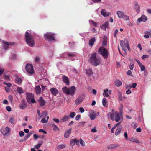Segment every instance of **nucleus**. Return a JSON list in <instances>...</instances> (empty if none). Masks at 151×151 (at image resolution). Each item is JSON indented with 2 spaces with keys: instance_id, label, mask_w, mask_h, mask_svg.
<instances>
[{
  "instance_id": "nucleus-24",
  "label": "nucleus",
  "mask_w": 151,
  "mask_h": 151,
  "mask_svg": "<svg viewBox=\"0 0 151 151\" xmlns=\"http://www.w3.org/2000/svg\"><path fill=\"white\" fill-rule=\"evenodd\" d=\"M20 107L23 109H25L27 107V105L25 101L24 100H23L22 102V104L19 106Z\"/></svg>"
},
{
  "instance_id": "nucleus-42",
  "label": "nucleus",
  "mask_w": 151,
  "mask_h": 151,
  "mask_svg": "<svg viewBox=\"0 0 151 151\" xmlns=\"http://www.w3.org/2000/svg\"><path fill=\"white\" fill-rule=\"evenodd\" d=\"M75 144V139H72L70 141V146L73 147Z\"/></svg>"
},
{
  "instance_id": "nucleus-45",
  "label": "nucleus",
  "mask_w": 151,
  "mask_h": 151,
  "mask_svg": "<svg viewBox=\"0 0 151 151\" xmlns=\"http://www.w3.org/2000/svg\"><path fill=\"white\" fill-rule=\"evenodd\" d=\"M85 124V122H84V121L81 122H80L78 123V125L79 127H82L84 126Z\"/></svg>"
},
{
  "instance_id": "nucleus-4",
  "label": "nucleus",
  "mask_w": 151,
  "mask_h": 151,
  "mask_svg": "<svg viewBox=\"0 0 151 151\" xmlns=\"http://www.w3.org/2000/svg\"><path fill=\"white\" fill-rule=\"evenodd\" d=\"M76 89V88L74 86H72L69 88L64 87L62 88V91L64 93L67 95L73 96L75 94Z\"/></svg>"
},
{
  "instance_id": "nucleus-48",
  "label": "nucleus",
  "mask_w": 151,
  "mask_h": 151,
  "mask_svg": "<svg viewBox=\"0 0 151 151\" xmlns=\"http://www.w3.org/2000/svg\"><path fill=\"white\" fill-rule=\"evenodd\" d=\"M122 18H123L124 20L126 21H129V16L125 14L123 17Z\"/></svg>"
},
{
  "instance_id": "nucleus-20",
  "label": "nucleus",
  "mask_w": 151,
  "mask_h": 151,
  "mask_svg": "<svg viewBox=\"0 0 151 151\" xmlns=\"http://www.w3.org/2000/svg\"><path fill=\"white\" fill-rule=\"evenodd\" d=\"M119 18H122L124 15V12L120 11H118L116 12Z\"/></svg>"
},
{
  "instance_id": "nucleus-26",
  "label": "nucleus",
  "mask_w": 151,
  "mask_h": 151,
  "mask_svg": "<svg viewBox=\"0 0 151 151\" xmlns=\"http://www.w3.org/2000/svg\"><path fill=\"white\" fill-rule=\"evenodd\" d=\"M96 40L95 37L91 38L89 42V45L91 46H92L94 44V43Z\"/></svg>"
},
{
  "instance_id": "nucleus-35",
  "label": "nucleus",
  "mask_w": 151,
  "mask_h": 151,
  "mask_svg": "<svg viewBox=\"0 0 151 151\" xmlns=\"http://www.w3.org/2000/svg\"><path fill=\"white\" fill-rule=\"evenodd\" d=\"M115 85L117 87H120L122 85V82L119 80H117L115 82Z\"/></svg>"
},
{
  "instance_id": "nucleus-39",
  "label": "nucleus",
  "mask_w": 151,
  "mask_h": 151,
  "mask_svg": "<svg viewBox=\"0 0 151 151\" xmlns=\"http://www.w3.org/2000/svg\"><path fill=\"white\" fill-rule=\"evenodd\" d=\"M89 22L91 25H92L95 27L97 26V24L96 22H94L92 20H89Z\"/></svg>"
},
{
  "instance_id": "nucleus-36",
  "label": "nucleus",
  "mask_w": 151,
  "mask_h": 151,
  "mask_svg": "<svg viewBox=\"0 0 151 151\" xmlns=\"http://www.w3.org/2000/svg\"><path fill=\"white\" fill-rule=\"evenodd\" d=\"M86 74L89 76L91 75L93 73L92 70L90 68H88L86 70Z\"/></svg>"
},
{
  "instance_id": "nucleus-56",
  "label": "nucleus",
  "mask_w": 151,
  "mask_h": 151,
  "mask_svg": "<svg viewBox=\"0 0 151 151\" xmlns=\"http://www.w3.org/2000/svg\"><path fill=\"white\" fill-rule=\"evenodd\" d=\"M35 61L36 62H39L40 61V58L38 56H36L35 58Z\"/></svg>"
},
{
  "instance_id": "nucleus-51",
  "label": "nucleus",
  "mask_w": 151,
  "mask_h": 151,
  "mask_svg": "<svg viewBox=\"0 0 151 151\" xmlns=\"http://www.w3.org/2000/svg\"><path fill=\"white\" fill-rule=\"evenodd\" d=\"M137 126V124L135 122H134L132 124V126L134 128H136Z\"/></svg>"
},
{
  "instance_id": "nucleus-12",
  "label": "nucleus",
  "mask_w": 151,
  "mask_h": 151,
  "mask_svg": "<svg viewBox=\"0 0 151 151\" xmlns=\"http://www.w3.org/2000/svg\"><path fill=\"white\" fill-rule=\"evenodd\" d=\"M0 41L3 43V47L5 49L7 48L9 46L12 45L14 44V43L12 42H5L1 39H0Z\"/></svg>"
},
{
  "instance_id": "nucleus-21",
  "label": "nucleus",
  "mask_w": 151,
  "mask_h": 151,
  "mask_svg": "<svg viewBox=\"0 0 151 151\" xmlns=\"http://www.w3.org/2000/svg\"><path fill=\"white\" fill-rule=\"evenodd\" d=\"M91 114H90L89 116L91 120H93L96 118L95 113L94 111H92L91 112Z\"/></svg>"
},
{
  "instance_id": "nucleus-5",
  "label": "nucleus",
  "mask_w": 151,
  "mask_h": 151,
  "mask_svg": "<svg viewBox=\"0 0 151 151\" xmlns=\"http://www.w3.org/2000/svg\"><path fill=\"white\" fill-rule=\"evenodd\" d=\"M76 56L77 54L75 52H71L70 53H64L61 54L58 58H65L67 57H69L71 60H73L77 59L78 58Z\"/></svg>"
},
{
  "instance_id": "nucleus-11",
  "label": "nucleus",
  "mask_w": 151,
  "mask_h": 151,
  "mask_svg": "<svg viewBox=\"0 0 151 151\" xmlns=\"http://www.w3.org/2000/svg\"><path fill=\"white\" fill-rule=\"evenodd\" d=\"M84 98V96L82 94L80 95L76 99L75 101V104L78 105L82 103Z\"/></svg>"
},
{
  "instance_id": "nucleus-8",
  "label": "nucleus",
  "mask_w": 151,
  "mask_h": 151,
  "mask_svg": "<svg viewBox=\"0 0 151 151\" xmlns=\"http://www.w3.org/2000/svg\"><path fill=\"white\" fill-rule=\"evenodd\" d=\"M26 96L27 101L28 103H35L36 101L34 99V95L30 93H27L26 94Z\"/></svg>"
},
{
  "instance_id": "nucleus-60",
  "label": "nucleus",
  "mask_w": 151,
  "mask_h": 151,
  "mask_svg": "<svg viewBox=\"0 0 151 151\" xmlns=\"http://www.w3.org/2000/svg\"><path fill=\"white\" fill-rule=\"evenodd\" d=\"M149 55H146V54L142 56V59H144L146 58H148L149 57Z\"/></svg>"
},
{
  "instance_id": "nucleus-10",
  "label": "nucleus",
  "mask_w": 151,
  "mask_h": 151,
  "mask_svg": "<svg viewBox=\"0 0 151 151\" xmlns=\"http://www.w3.org/2000/svg\"><path fill=\"white\" fill-rule=\"evenodd\" d=\"M10 132V129L8 127L5 128H3L1 130V132L4 136L9 135Z\"/></svg>"
},
{
  "instance_id": "nucleus-41",
  "label": "nucleus",
  "mask_w": 151,
  "mask_h": 151,
  "mask_svg": "<svg viewBox=\"0 0 151 151\" xmlns=\"http://www.w3.org/2000/svg\"><path fill=\"white\" fill-rule=\"evenodd\" d=\"M17 91L19 94H21L23 93V91L20 87H18L17 88Z\"/></svg>"
},
{
  "instance_id": "nucleus-64",
  "label": "nucleus",
  "mask_w": 151,
  "mask_h": 151,
  "mask_svg": "<svg viewBox=\"0 0 151 151\" xmlns=\"http://www.w3.org/2000/svg\"><path fill=\"white\" fill-rule=\"evenodd\" d=\"M137 86V84L136 83H133L132 85H131L132 88H135Z\"/></svg>"
},
{
  "instance_id": "nucleus-6",
  "label": "nucleus",
  "mask_w": 151,
  "mask_h": 151,
  "mask_svg": "<svg viewBox=\"0 0 151 151\" xmlns=\"http://www.w3.org/2000/svg\"><path fill=\"white\" fill-rule=\"evenodd\" d=\"M99 53L105 59L108 58L109 52L107 50L103 47H100L98 50Z\"/></svg>"
},
{
  "instance_id": "nucleus-18",
  "label": "nucleus",
  "mask_w": 151,
  "mask_h": 151,
  "mask_svg": "<svg viewBox=\"0 0 151 151\" xmlns=\"http://www.w3.org/2000/svg\"><path fill=\"white\" fill-rule=\"evenodd\" d=\"M119 145L117 144H111L107 146V148L108 149H115L119 146Z\"/></svg>"
},
{
  "instance_id": "nucleus-2",
  "label": "nucleus",
  "mask_w": 151,
  "mask_h": 151,
  "mask_svg": "<svg viewBox=\"0 0 151 151\" xmlns=\"http://www.w3.org/2000/svg\"><path fill=\"white\" fill-rule=\"evenodd\" d=\"M89 62L95 66L99 65L101 62V58L98 56L96 52H93L91 54L89 59Z\"/></svg>"
},
{
  "instance_id": "nucleus-46",
  "label": "nucleus",
  "mask_w": 151,
  "mask_h": 151,
  "mask_svg": "<svg viewBox=\"0 0 151 151\" xmlns=\"http://www.w3.org/2000/svg\"><path fill=\"white\" fill-rule=\"evenodd\" d=\"M118 98L119 100H122V93L120 92L119 91L118 92Z\"/></svg>"
},
{
  "instance_id": "nucleus-53",
  "label": "nucleus",
  "mask_w": 151,
  "mask_h": 151,
  "mask_svg": "<svg viewBox=\"0 0 151 151\" xmlns=\"http://www.w3.org/2000/svg\"><path fill=\"white\" fill-rule=\"evenodd\" d=\"M41 145L42 144H38L34 146V147L36 149H38L40 147Z\"/></svg>"
},
{
  "instance_id": "nucleus-34",
  "label": "nucleus",
  "mask_w": 151,
  "mask_h": 151,
  "mask_svg": "<svg viewBox=\"0 0 151 151\" xmlns=\"http://www.w3.org/2000/svg\"><path fill=\"white\" fill-rule=\"evenodd\" d=\"M107 101L106 98H104L102 99V104L103 106L105 107H107L108 106L107 105Z\"/></svg>"
},
{
  "instance_id": "nucleus-62",
  "label": "nucleus",
  "mask_w": 151,
  "mask_h": 151,
  "mask_svg": "<svg viewBox=\"0 0 151 151\" xmlns=\"http://www.w3.org/2000/svg\"><path fill=\"white\" fill-rule=\"evenodd\" d=\"M41 122L43 123H45L47 122V120H46L45 118H42L41 120Z\"/></svg>"
},
{
  "instance_id": "nucleus-22",
  "label": "nucleus",
  "mask_w": 151,
  "mask_h": 151,
  "mask_svg": "<svg viewBox=\"0 0 151 151\" xmlns=\"http://www.w3.org/2000/svg\"><path fill=\"white\" fill-rule=\"evenodd\" d=\"M62 79L63 82L65 83L66 85H69V79L68 77L65 76H62Z\"/></svg>"
},
{
  "instance_id": "nucleus-31",
  "label": "nucleus",
  "mask_w": 151,
  "mask_h": 151,
  "mask_svg": "<svg viewBox=\"0 0 151 151\" xmlns=\"http://www.w3.org/2000/svg\"><path fill=\"white\" fill-rule=\"evenodd\" d=\"M121 131V127H117L115 132V135L116 136L119 134Z\"/></svg>"
},
{
  "instance_id": "nucleus-13",
  "label": "nucleus",
  "mask_w": 151,
  "mask_h": 151,
  "mask_svg": "<svg viewBox=\"0 0 151 151\" xmlns=\"http://www.w3.org/2000/svg\"><path fill=\"white\" fill-rule=\"evenodd\" d=\"M101 14L104 17H108L110 13L107 12L105 9H102L101 10Z\"/></svg>"
},
{
  "instance_id": "nucleus-15",
  "label": "nucleus",
  "mask_w": 151,
  "mask_h": 151,
  "mask_svg": "<svg viewBox=\"0 0 151 151\" xmlns=\"http://www.w3.org/2000/svg\"><path fill=\"white\" fill-rule=\"evenodd\" d=\"M147 20V17L144 15H142L141 17L137 19V21L139 22H141V21L143 22H145Z\"/></svg>"
},
{
  "instance_id": "nucleus-28",
  "label": "nucleus",
  "mask_w": 151,
  "mask_h": 151,
  "mask_svg": "<svg viewBox=\"0 0 151 151\" xmlns=\"http://www.w3.org/2000/svg\"><path fill=\"white\" fill-rule=\"evenodd\" d=\"M71 129H70L67 131H66L64 134V137L66 138H67L71 133Z\"/></svg>"
},
{
  "instance_id": "nucleus-1",
  "label": "nucleus",
  "mask_w": 151,
  "mask_h": 151,
  "mask_svg": "<svg viewBox=\"0 0 151 151\" xmlns=\"http://www.w3.org/2000/svg\"><path fill=\"white\" fill-rule=\"evenodd\" d=\"M122 108L123 106H122L121 108L119 109L120 110L119 113L117 111L114 112L113 111L112 113L110 112L108 113L107 114L108 117L113 121H115L116 122L122 121L123 119Z\"/></svg>"
},
{
  "instance_id": "nucleus-44",
  "label": "nucleus",
  "mask_w": 151,
  "mask_h": 151,
  "mask_svg": "<svg viewBox=\"0 0 151 151\" xmlns=\"http://www.w3.org/2000/svg\"><path fill=\"white\" fill-rule=\"evenodd\" d=\"M125 86V88L127 89H130L132 88L131 85L129 84L126 83Z\"/></svg>"
},
{
  "instance_id": "nucleus-55",
  "label": "nucleus",
  "mask_w": 151,
  "mask_h": 151,
  "mask_svg": "<svg viewBox=\"0 0 151 151\" xmlns=\"http://www.w3.org/2000/svg\"><path fill=\"white\" fill-rule=\"evenodd\" d=\"M127 24L128 25L130 26H133L134 25V23L133 22H128Z\"/></svg>"
},
{
  "instance_id": "nucleus-7",
  "label": "nucleus",
  "mask_w": 151,
  "mask_h": 151,
  "mask_svg": "<svg viewBox=\"0 0 151 151\" xmlns=\"http://www.w3.org/2000/svg\"><path fill=\"white\" fill-rule=\"evenodd\" d=\"M55 34L51 32H47L44 34V38L47 40L51 42L55 41Z\"/></svg>"
},
{
  "instance_id": "nucleus-54",
  "label": "nucleus",
  "mask_w": 151,
  "mask_h": 151,
  "mask_svg": "<svg viewBox=\"0 0 151 151\" xmlns=\"http://www.w3.org/2000/svg\"><path fill=\"white\" fill-rule=\"evenodd\" d=\"M30 135L31 134H27L26 136L24 137V140L26 141L29 137Z\"/></svg>"
},
{
  "instance_id": "nucleus-30",
  "label": "nucleus",
  "mask_w": 151,
  "mask_h": 151,
  "mask_svg": "<svg viewBox=\"0 0 151 151\" xmlns=\"http://www.w3.org/2000/svg\"><path fill=\"white\" fill-rule=\"evenodd\" d=\"M145 35H144V38L148 39L149 37V35L151 37V33L149 31H145L144 32Z\"/></svg>"
},
{
  "instance_id": "nucleus-17",
  "label": "nucleus",
  "mask_w": 151,
  "mask_h": 151,
  "mask_svg": "<svg viewBox=\"0 0 151 151\" xmlns=\"http://www.w3.org/2000/svg\"><path fill=\"white\" fill-rule=\"evenodd\" d=\"M51 93L54 96H56L58 92V91L55 88H52L50 89Z\"/></svg>"
},
{
  "instance_id": "nucleus-19",
  "label": "nucleus",
  "mask_w": 151,
  "mask_h": 151,
  "mask_svg": "<svg viewBox=\"0 0 151 151\" xmlns=\"http://www.w3.org/2000/svg\"><path fill=\"white\" fill-rule=\"evenodd\" d=\"M120 45L123 50L126 52L127 49L125 42L123 40H121L120 42Z\"/></svg>"
},
{
  "instance_id": "nucleus-29",
  "label": "nucleus",
  "mask_w": 151,
  "mask_h": 151,
  "mask_svg": "<svg viewBox=\"0 0 151 151\" xmlns=\"http://www.w3.org/2000/svg\"><path fill=\"white\" fill-rule=\"evenodd\" d=\"M39 102L40 106H43L45 104V102L42 97L40 98L39 100Z\"/></svg>"
},
{
  "instance_id": "nucleus-9",
  "label": "nucleus",
  "mask_w": 151,
  "mask_h": 151,
  "mask_svg": "<svg viewBox=\"0 0 151 151\" xmlns=\"http://www.w3.org/2000/svg\"><path fill=\"white\" fill-rule=\"evenodd\" d=\"M25 69L27 73L30 75L34 73L33 66L31 64H27L25 66Z\"/></svg>"
},
{
  "instance_id": "nucleus-49",
  "label": "nucleus",
  "mask_w": 151,
  "mask_h": 151,
  "mask_svg": "<svg viewBox=\"0 0 151 151\" xmlns=\"http://www.w3.org/2000/svg\"><path fill=\"white\" fill-rule=\"evenodd\" d=\"M65 147V145H64L62 144L58 145L57 146V148L59 149H61L64 148Z\"/></svg>"
},
{
  "instance_id": "nucleus-40",
  "label": "nucleus",
  "mask_w": 151,
  "mask_h": 151,
  "mask_svg": "<svg viewBox=\"0 0 151 151\" xmlns=\"http://www.w3.org/2000/svg\"><path fill=\"white\" fill-rule=\"evenodd\" d=\"M134 60L132 61L129 65V68L131 70H132L134 67Z\"/></svg>"
},
{
  "instance_id": "nucleus-57",
  "label": "nucleus",
  "mask_w": 151,
  "mask_h": 151,
  "mask_svg": "<svg viewBox=\"0 0 151 151\" xmlns=\"http://www.w3.org/2000/svg\"><path fill=\"white\" fill-rule=\"evenodd\" d=\"M4 83L7 85V86L9 88L12 86V84L10 83L4 82Z\"/></svg>"
},
{
  "instance_id": "nucleus-61",
  "label": "nucleus",
  "mask_w": 151,
  "mask_h": 151,
  "mask_svg": "<svg viewBox=\"0 0 151 151\" xmlns=\"http://www.w3.org/2000/svg\"><path fill=\"white\" fill-rule=\"evenodd\" d=\"M80 143L82 146H85V142L81 139H80Z\"/></svg>"
},
{
  "instance_id": "nucleus-16",
  "label": "nucleus",
  "mask_w": 151,
  "mask_h": 151,
  "mask_svg": "<svg viewBox=\"0 0 151 151\" xmlns=\"http://www.w3.org/2000/svg\"><path fill=\"white\" fill-rule=\"evenodd\" d=\"M135 60L137 62L138 65L140 68L141 70L142 71L145 70V66L143 65L137 59H135Z\"/></svg>"
},
{
  "instance_id": "nucleus-52",
  "label": "nucleus",
  "mask_w": 151,
  "mask_h": 151,
  "mask_svg": "<svg viewBox=\"0 0 151 151\" xmlns=\"http://www.w3.org/2000/svg\"><path fill=\"white\" fill-rule=\"evenodd\" d=\"M76 114V113L75 112H72L70 113V117L72 118H73L75 116Z\"/></svg>"
},
{
  "instance_id": "nucleus-14",
  "label": "nucleus",
  "mask_w": 151,
  "mask_h": 151,
  "mask_svg": "<svg viewBox=\"0 0 151 151\" xmlns=\"http://www.w3.org/2000/svg\"><path fill=\"white\" fill-rule=\"evenodd\" d=\"M109 23L108 22H106L104 23L101 26V28L103 30L106 31L107 28H109Z\"/></svg>"
},
{
  "instance_id": "nucleus-43",
  "label": "nucleus",
  "mask_w": 151,
  "mask_h": 151,
  "mask_svg": "<svg viewBox=\"0 0 151 151\" xmlns=\"http://www.w3.org/2000/svg\"><path fill=\"white\" fill-rule=\"evenodd\" d=\"M16 82L18 84H21L22 82L21 79L19 78H16Z\"/></svg>"
},
{
  "instance_id": "nucleus-37",
  "label": "nucleus",
  "mask_w": 151,
  "mask_h": 151,
  "mask_svg": "<svg viewBox=\"0 0 151 151\" xmlns=\"http://www.w3.org/2000/svg\"><path fill=\"white\" fill-rule=\"evenodd\" d=\"M129 140L131 142H133L136 143H139V141L137 139L134 137H132L130 139H129Z\"/></svg>"
},
{
  "instance_id": "nucleus-32",
  "label": "nucleus",
  "mask_w": 151,
  "mask_h": 151,
  "mask_svg": "<svg viewBox=\"0 0 151 151\" xmlns=\"http://www.w3.org/2000/svg\"><path fill=\"white\" fill-rule=\"evenodd\" d=\"M51 125L53 127V130L55 131H58L59 130V129L58 127L54 123H52Z\"/></svg>"
},
{
  "instance_id": "nucleus-25",
  "label": "nucleus",
  "mask_w": 151,
  "mask_h": 151,
  "mask_svg": "<svg viewBox=\"0 0 151 151\" xmlns=\"http://www.w3.org/2000/svg\"><path fill=\"white\" fill-rule=\"evenodd\" d=\"M41 88L39 86H37L35 88V92L37 94H40L41 92Z\"/></svg>"
},
{
  "instance_id": "nucleus-27",
  "label": "nucleus",
  "mask_w": 151,
  "mask_h": 151,
  "mask_svg": "<svg viewBox=\"0 0 151 151\" xmlns=\"http://www.w3.org/2000/svg\"><path fill=\"white\" fill-rule=\"evenodd\" d=\"M70 118L69 115H65L64 117L61 119V122H63L67 121Z\"/></svg>"
},
{
  "instance_id": "nucleus-63",
  "label": "nucleus",
  "mask_w": 151,
  "mask_h": 151,
  "mask_svg": "<svg viewBox=\"0 0 151 151\" xmlns=\"http://www.w3.org/2000/svg\"><path fill=\"white\" fill-rule=\"evenodd\" d=\"M24 133L22 131H21L19 132V135L21 137L23 136L24 135Z\"/></svg>"
},
{
  "instance_id": "nucleus-38",
  "label": "nucleus",
  "mask_w": 151,
  "mask_h": 151,
  "mask_svg": "<svg viewBox=\"0 0 151 151\" xmlns=\"http://www.w3.org/2000/svg\"><path fill=\"white\" fill-rule=\"evenodd\" d=\"M108 91L109 90L108 89H106L104 90V92L103 94L104 96L106 97H108L109 96V94L107 93Z\"/></svg>"
},
{
  "instance_id": "nucleus-58",
  "label": "nucleus",
  "mask_w": 151,
  "mask_h": 151,
  "mask_svg": "<svg viewBox=\"0 0 151 151\" xmlns=\"http://www.w3.org/2000/svg\"><path fill=\"white\" fill-rule=\"evenodd\" d=\"M124 136L125 137V139L126 140H129V139H128V134H127V132H124Z\"/></svg>"
},
{
  "instance_id": "nucleus-59",
  "label": "nucleus",
  "mask_w": 151,
  "mask_h": 151,
  "mask_svg": "<svg viewBox=\"0 0 151 151\" xmlns=\"http://www.w3.org/2000/svg\"><path fill=\"white\" fill-rule=\"evenodd\" d=\"M39 131L40 132H42L44 134H46L47 133V132L46 131H45L42 129H40Z\"/></svg>"
},
{
  "instance_id": "nucleus-23",
  "label": "nucleus",
  "mask_w": 151,
  "mask_h": 151,
  "mask_svg": "<svg viewBox=\"0 0 151 151\" xmlns=\"http://www.w3.org/2000/svg\"><path fill=\"white\" fill-rule=\"evenodd\" d=\"M107 37L105 36H104L102 42V45L103 47H106L107 45Z\"/></svg>"
},
{
  "instance_id": "nucleus-3",
  "label": "nucleus",
  "mask_w": 151,
  "mask_h": 151,
  "mask_svg": "<svg viewBox=\"0 0 151 151\" xmlns=\"http://www.w3.org/2000/svg\"><path fill=\"white\" fill-rule=\"evenodd\" d=\"M31 31L27 30L25 32V41L27 45L30 47H33L34 46L35 42L33 38L30 35Z\"/></svg>"
},
{
  "instance_id": "nucleus-47",
  "label": "nucleus",
  "mask_w": 151,
  "mask_h": 151,
  "mask_svg": "<svg viewBox=\"0 0 151 151\" xmlns=\"http://www.w3.org/2000/svg\"><path fill=\"white\" fill-rule=\"evenodd\" d=\"M47 114L46 111H44L42 113V115L40 116V117H44L47 116Z\"/></svg>"
},
{
  "instance_id": "nucleus-33",
  "label": "nucleus",
  "mask_w": 151,
  "mask_h": 151,
  "mask_svg": "<svg viewBox=\"0 0 151 151\" xmlns=\"http://www.w3.org/2000/svg\"><path fill=\"white\" fill-rule=\"evenodd\" d=\"M135 8L136 11L138 13L140 11V7L139 5L138 4L137 2H136L135 4Z\"/></svg>"
},
{
  "instance_id": "nucleus-50",
  "label": "nucleus",
  "mask_w": 151,
  "mask_h": 151,
  "mask_svg": "<svg viewBox=\"0 0 151 151\" xmlns=\"http://www.w3.org/2000/svg\"><path fill=\"white\" fill-rule=\"evenodd\" d=\"M96 127L95 126L94 127L91 129V131L92 132H96L97 131L96 129Z\"/></svg>"
}]
</instances>
